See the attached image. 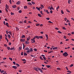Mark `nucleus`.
I'll list each match as a JSON object with an SVG mask.
<instances>
[{"label": "nucleus", "mask_w": 74, "mask_h": 74, "mask_svg": "<svg viewBox=\"0 0 74 74\" xmlns=\"http://www.w3.org/2000/svg\"><path fill=\"white\" fill-rule=\"evenodd\" d=\"M34 38H35H35H37V39H39V38H40V36H36L35 37H34Z\"/></svg>", "instance_id": "7ed1b4c3"}, {"label": "nucleus", "mask_w": 74, "mask_h": 74, "mask_svg": "<svg viewBox=\"0 0 74 74\" xmlns=\"http://www.w3.org/2000/svg\"><path fill=\"white\" fill-rule=\"evenodd\" d=\"M29 51H30V52H33V49H32V48H31L29 49Z\"/></svg>", "instance_id": "a211bd4d"}, {"label": "nucleus", "mask_w": 74, "mask_h": 74, "mask_svg": "<svg viewBox=\"0 0 74 74\" xmlns=\"http://www.w3.org/2000/svg\"><path fill=\"white\" fill-rule=\"evenodd\" d=\"M64 20L65 21H67V18H65Z\"/></svg>", "instance_id": "338daca9"}, {"label": "nucleus", "mask_w": 74, "mask_h": 74, "mask_svg": "<svg viewBox=\"0 0 74 74\" xmlns=\"http://www.w3.org/2000/svg\"><path fill=\"white\" fill-rule=\"evenodd\" d=\"M24 56H27V54L26 53H24Z\"/></svg>", "instance_id": "6ab92c4d"}, {"label": "nucleus", "mask_w": 74, "mask_h": 74, "mask_svg": "<svg viewBox=\"0 0 74 74\" xmlns=\"http://www.w3.org/2000/svg\"><path fill=\"white\" fill-rule=\"evenodd\" d=\"M4 72V71L2 70L1 71V73H3Z\"/></svg>", "instance_id": "69168bd1"}, {"label": "nucleus", "mask_w": 74, "mask_h": 74, "mask_svg": "<svg viewBox=\"0 0 74 74\" xmlns=\"http://www.w3.org/2000/svg\"><path fill=\"white\" fill-rule=\"evenodd\" d=\"M5 8H6V9H8V5L7 4H6Z\"/></svg>", "instance_id": "b1692460"}, {"label": "nucleus", "mask_w": 74, "mask_h": 74, "mask_svg": "<svg viewBox=\"0 0 74 74\" xmlns=\"http://www.w3.org/2000/svg\"><path fill=\"white\" fill-rule=\"evenodd\" d=\"M70 2H71L70 0H69L68 1V3H69V4H70Z\"/></svg>", "instance_id": "e433bc0d"}, {"label": "nucleus", "mask_w": 74, "mask_h": 74, "mask_svg": "<svg viewBox=\"0 0 74 74\" xmlns=\"http://www.w3.org/2000/svg\"><path fill=\"white\" fill-rule=\"evenodd\" d=\"M13 64H14V65H15V64H16V63H15V62L14 61L13 62Z\"/></svg>", "instance_id": "3c124183"}, {"label": "nucleus", "mask_w": 74, "mask_h": 74, "mask_svg": "<svg viewBox=\"0 0 74 74\" xmlns=\"http://www.w3.org/2000/svg\"><path fill=\"white\" fill-rule=\"evenodd\" d=\"M25 50H29V48L27 47L25 49Z\"/></svg>", "instance_id": "37998d69"}, {"label": "nucleus", "mask_w": 74, "mask_h": 74, "mask_svg": "<svg viewBox=\"0 0 74 74\" xmlns=\"http://www.w3.org/2000/svg\"><path fill=\"white\" fill-rule=\"evenodd\" d=\"M57 69L58 70H60V68H57Z\"/></svg>", "instance_id": "09e8293b"}, {"label": "nucleus", "mask_w": 74, "mask_h": 74, "mask_svg": "<svg viewBox=\"0 0 74 74\" xmlns=\"http://www.w3.org/2000/svg\"><path fill=\"white\" fill-rule=\"evenodd\" d=\"M68 22H70V21L69 20H67V21L66 22V23H68Z\"/></svg>", "instance_id": "49530a36"}, {"label": "nucleus", "mask_w": 74, "mask_h": 74, "mask_svg": "<svg viewBox=\"0 0 74 74\" xmlns=\"http://www.w3.org/2000/svg\"><path fill=\"white\" fill-rule=\"evenodd\" d=\"M22 61H26V60L25 59H22Z\"/></svg>", "instance_id": "e2e57ef3"}, {"label": "nucleus", "mask_w": 74, "mask_h": 74, "mask_svg": "<svg viewBox=\"0 0 74 74\" xmlns=\"http://www.w3.org/2000/svg\"><path fill=\"white\" fill-rule=\"evenodd\" d=\"M12 7L14 8H16V5H14L12 6Z\"/></svg>", "instance_id": "9b49d317"}, {"label": "nucleus", "mask_w": 74, "mask_h": 74, "mask_svg": "<svg viewBox=\"0 0 74 74\" xmlns=\"http://www.w3.org/2000/svg\"><path fill=\"white\" fill-rule=\"evenodd\" d=\"M46 66L47 68H49L51 67V65H46Z\"/></svg>", "instance_id": "4be33fe9"}, {"label": "nucleus", "mask_w": 74, "mask_h": 74, "mask_svg": "<svg viewBox=\"0 0 74 74\" xmlns=\"http://www.w3.org/2000/svg\"><path fill=\"white\" fill-rule=\"evenodd\" d=\"M48 22L49 23H53V22H51V21H48Z\"/></svg>", "instance_id": "a18cd8bd"}, {"label": "nucleus", "mask_w": 74, "mask_h": 74, "mask_svg": "<svg viewBox=\"0 0 74 74\" xmlns=\"http://www.w3.org/2000/svg\"><path fill=\"white\" fill-rule=\"evenodd\" d=\"M18 12L19 13H21V12H22V10H20L18 11Z\"/></svg>", "instance_id": "ea45409f"}, {"label": "nucleus", "mask_w": 74, "mask_h": 74, "mask_svg": "<svg viewBox=\"0 0 74 74\" xmlns=\"http://www.w3.org/2000/svg\"><path fill=\"white\" fill-rule=\"evenodd\" d=\"M40 24H37L36 25V26H40Z\"/></svg>", "instance_id": "864d4df0"}, {"label": "nucleus", "mask_w": 74, "mask_h": 74, "mask_svg": "<svg viewBox=\"0 0 74 74\" xmlns=\"http://www.w3.org/2000/svg\"><path fill=\"white\" fill-rule=\"evenodd\" d=\"M20 3H21L20 1H18L16 3V4H17L18 5H19V4H20Z\"/></svg>", "instance_id": "9d476101"}, {"label": "nucleus", "mask_w": 74, "mask_h": 74, "mask_svg": "<svg viewBox=\"0 0 74 74\" xmlns=\"http://www.w3.org/2000/svg\"><path fill=\"white\" fill-rule=\"evenodd\" d=\"M46 37L47 38H48V35L46 34Z\"/></svg>", "instance_id": "de8ad7c7"}, {"label": "nucleus", "mask_w": 74, "mask_h": 74, "mask_svg": "<svg viewBox=\"0 0 74 74\" xmlns=\"http://www.w3.org/2000/svg\"><path fill=\"white\" fill-rule=\"evenodd\" d=\"M63 55L64 56H65V57H66L67 56H68L69 55V54L67 53V52H64V53H63Z\"/></svg>", "instance_id": "f257e3e1"}, {"label": "nucleus", "mask_w": 74, "mask_h": 74, "mask_svg": "<svg viewBox=\"0 0 74 74\" xmlns=\"http://www.w3.org/2000/svg\"><path fill=\"white\" fill-rule=\"evenodd\" d=\"M0 39H2V35H0Z\"/></svg>", "instance_id": "c03bdc74"}, {"label": "nucleus", "mask_w": 74, "mask_h": 74, "mask_svg": "<svg viewBox=\"0 0 74 74\" xmlns=\"http://www.w3.org/2000/svg\"><path fill=\"white\" fill-rule=\"evenodd\" d=\"M30 50H28L26 52L27 53H30Z\"/></svg>", "instance_id": "72a5a7b5"}, {"label": "nucleus", "mask_w": 74, "mask_h": 74, "mask_svg": "<svg viewBox=\"0 0 74 74\" xmlns=\"http://www.w3.org/2000/svg\"><path fill=\"white\" fill-rule=\"evenodd\" d=\"M64 38H65V39H66L67 38V37L65 36H64Z\"/></svg>", "instance_id": "4c0bfd02"}, {"label": "nucleus", "mask_w": 74, "mask_h": 74, "mask_svg": "<svg viewBox=\"0 0 74 74\" xmlns=\"http://www.w3.org/2000/svg\"><path fill=\"white\" fill-rule=\"evenodd\" d=\"M66 11L67 12H70V11H69V10L67 9H66Z\"/></svg>", "instance_id": "8fccbe9b"}, {"label": "nucleus", "mask_w": 74, "mask_h": 74, "mask_svg": "<svg viewBox=\"0 0 74 74\" xmlns=\"http://www.w3.org/2000/svg\"><path fill=\"white\" fill-rule=\"evenodd\" d=\"M40 7H42V8H44V5H40Z\"/></svg>", "instance_id": "a19ab883"}, {"label": "nucleus", "mask_w": 74, "mask_h": 74, "mask_svg": "<svg viewBox=\"0 0 74 74\" xmlns=\"http://www.w3.org/2000/svg\"><path fill=\"white\" fill-rule=\"evenodd\" d=\"M34 50L35 51H37V49H36V48H34Z\"/></svg>", "instance_id": "6e6d98bb"}, {"label": "nucleus", "mask_w": 74, "mask_h": 74, "mask_svg": "<svg viewBox=\"0 0 74 74\" xmlns=\"http://www.w3.org/2000/svg\"><path fill=\"white\" fill-rule=\"evenodd\" d=\"M25 43H26L27 44H29V41L27 40L25 41Z\"/></svg>", "instance_id": "6e6552de"}, {"label": "nucleus", "mask_w": 74, "mask_h": 74, "mask_svg": "<svg viewBox=\"0 0 74 74\" xmlns=\"http://www.w3.org/2000/svg\"><path fill=\"white\" fill-rule=\"evenodd\" d=\"M27 4L28 5H32V3H31L30 2H28Z\"/></svg>", "instance_id": "ddd939ff"}, {"label": "nucleus", "mask_w": 74, "mask_h": 74, "mask_svg": "<svg viewBox=\"0 0 74 74\" xmlns=\"http://www.w3.org/2000/svg\"><path fill=\"white\" fill-rule=\"evenodd\" d=\"M9 59H10V60H11V61H12V58L10 57L9 58Z\"/></svg>", "instance_id": "c9c22d12"}, {"label": "nucleus", "mask_w": 74, "mask_h": 74, "mask_svg": "<svg viewBox=\"0 0 74 74\" xmlns=\"http://www.w3.org/2000/svg\"><path fill=\"white\" fill-rule=\"evenodd\" d=\"M14 47H12L10 48V50H13V49H14Z\"/></svg>", "instance_id": "c85d7f7f"}, {"label": "nucleus", "mask_w": 74, "mask_h": 74, "mask_svg": "<svg viewBox=\"0 0 74 74\" xmlns=\"http://www.w3.org/2000/svg\"><path fill=\"white\" fill-rule=\"evenodd\" d=\"M7 49L8 50H10V47H7Z\"/></svg>", "instance_id": "bb28decb"}, {"label": "nucleus", "mask_w": 74, "mask_h": 74, "mask_svg": "<svg viewBox=\"0 0 74 74\" xmlns=\"http://www.w3.org/2000/svg\"><path fill=\"white\" fill-rule=\"evenodd\" d=\"M62 29H64V30H66V28L64 27H63Z\"/></svg>", "instance_id": "79ce46f5"}, {"label": "nucleus", "mask_w": 74, "mask_h": 74, "mask_svg": "<svg viewBox=\"0 0 74 74\" xmlns=\"http://www.w3.org/2000/svg\"><path fill=\"white\" fill-rule=\"evenodd\" d=\"M67 72H68V73H71V71H70L69 70Z\"/></svg>", "instance_id": "c756f323"}, {"label": "nucleus", "mask_w": 74, "mask_h": 74, "mask_svg": "<svg viewBox=\"0 0 74 74\" xmlns=\"http://www.w3.org/2000/svg\"><path fill=\"white\" fill-rule=\"evenodd\" d=\"M3 24H4L5 25V21H3Z\"/></svg>", "instance_id": "13d9d810"}, {"label": "nucleus", "mask_w": 74, "mask_h": 74, "mask_svg": "<svg viewBox=\"0 0 74 74\" xmlns=\"http://www.w3.org/2000/svg\"><path fill=\"white\" fill-rule=\"evenodd\" d=\"M3 74H7V73H6V71H4L3 73Z\"/></svg>", "instance_id": "58836bf2"}, {"label": "nucleus", "mask_w": 74, "mask_h": 74, "mask_svg": "<svg viewBox=\"0 0 74 74\" xmlns=\"http://www.w3.org/2000/svg\"><path fill=\"white\" fill-rule=\"evenodd\" d=\"M58 49L57 47H55L53 48V49Z\"/></svg>", "instance_id": "412c9836"}, {"label": "nucleus", "mask_w": 74, "mask_h": 74, "mask_svg": "<svg viewBox=\"0 0 74 74\" xmlns=\"http://www.w3.org/2000/svg\"><path fill=\"white\" fill-rule=\"evenodd\" d=\"M5 11H6V12H8V10H7V9L6 8H5Z\"/></svg>", "instance_id": "603ef678"}, {"label": "nucleus", "mask_w": 74, "mask_h": 74, "mask_svg": "<svg viewBox=\"0 0 74 74\" xmlns=\"http://www.w3.org/2000/svg\"><path fill=\"white\" fill-rule=\"evenodd\" d=\"M27 8V6H24V9H26V8Z\"/></svg>", "instance_id": "393cba45"}, {"label": "nucleus", "mask_w": 74, "mask_h": 74, "mask_svg": "<svg viewBox=\"0 0 74 74\" xmlns=\"http://www.w3.org/2000/svg\"><path fill=\"white\" fill-rule=\"evenodd\" d=\"M35 40V38H34L33 39H32L31 40L32 41H31L32 43H34L35 42V40Z\"/></svg>", "instance_id": "f03ea898"}, {"label": "nucleus", "mask_w": 74, "mask_h": 74, "mask_svg": "<svg viewBox=\"0 0 74 74\" xmlns=\"http://www.w3.org/2000/svg\"><path fill=\"white\" fill-rule=\"evenodd\" d=\"M58 32L59 33H62V32L59 31H58Z\"/></svg>", "instance_id": "5fc2aeb1"}, {"label": "nucleus", "mask_w": 74, "mask_h": 74, "mask_svg": "<svg viewBox=\"0 0 74 74\" xmlns=\"http://www.w3.org/2000/svg\"><path fill=\"white\" fill-rule=\"evenodd\" d=\"M12 68H13V69H14L15 70H16V69H17V67L15 66H12Z\"/></svg>", "instance_id": "423d86ee"}, {"label": "nucleus", "mask_w": 74, "mask_h": 74, "mask_svg": "<svg viewBox=\"0 0 74 74\" xmlns=\"http://www.w3.org/2000/svg\"><path fill=\"white\" fill-rule=\"evenodd\" d=\"M16 65H17V67H19V66H20V65H19V64L17 63L16 64Z\"/></svg>", "instance_id": "5701e85b"}, {"label": "nucleus", "mask_w": 74, "mask_h": 74, "mask_svg": "<svg viewBox=\"0 0 74 74\" xmlns=\"http://www.w3.org/2000/svg\"><path fill=\"white\" fill-rule=\"evenodd\" d=\"M49 9H50V10H54V9L53 8V7H50L49 8Z\"/></svg>", "instance_id": "4468645a"}, {"label": "nucleus", "mask_w": 74, "mask_h": 74, "mask_svg": "<svg viewBox=\"0 0 74 74\" xmlns=\"http://www.w3.org/2000/svg\"><path fill=\"white\" fill-rule=\"evenodd\" d=\"M46 12H47V14H49V12H48V10H46Z\"/></svg>", "instance_id": "473e14b6"}, {"label": "nucleus", "mask_w": 74, "mask_h": 74, "mask_svg": "<svg viewBox=\"0 0 74 74\" xmlns=\"http://www.w3.org/2000/svg\"><path fill=\"white\" fill-rule=\"evenodd\" d=\"M40 59H41V60H43V58H42V57H41V56L40 57Z\"/></svg>", "instance_id": "7c9ffc66"}, {"label": "nucleus", "mask_w": 74, "mask_h": 74, "mask_svg": "<svg viewBox=\"0 0 74 74\" xmlns=\"http://www.w3.org/2000/svg\"><path fill=\"white\" fill-rule=\"evenodd\" d=\"M21 38H25V36L24 35H23L22 36H21Z\"/></svg>", "instance_id": "f3484780"}, {"label": "nucleus", "mask_w": 74, "mask_h": 74, "mask_svg": "<svg viewBox=\"0 0 74 74\" xmlns=\"http://www.w3.org/2000/svg\"><path fill=\"white\" fill-rule=\"evenodd\" d=\"M36 9H37V10H38V11H40V9L39 8H38V7H36Z\"/></svg>", "instance_id": "2eb2a0df"}, {"label": "nucleus", "mask_w": 74, "mask_h": 74, "mask_svg": "<svg viewBox=\"0 0 74 74\" xmlns=\"http://www.w3.org/2000/svg\"><path fill=\"white\" fill-rule=\"evenodd\" d=\"M21 42H24V41H25V39H22L20 40Z\"/></svg>", "instance_id": "39448f33"}, {"label": "nucleus", "mask_w": 74, "mask_h": 74, "mask_svg": "<svg viewBox=\"0 0 74 74\" xmlns=\"http://www.w3.org/2000/svg\"><path fill=\"white\" fill-rule=\"evenodd\" d=\"M51 52H53V51H51L50 52H48V53H51Z\"/></svg>", "instance_id": "052dcab7"}, {"label": "nucleus", "mask_w": 74, "mask_h": 74, "mask_svg": "<svg viewBox=\"0 0 74 74\" xmlns=\"http://www.w3.org/2000/svg\"><path fill=\"white\" fill-rule=\"evenodd\" d=\"M46 19H47V20H49L50 19V18H46Z\"/></svg>", "instance_id": "0e129e2a"}, {"label": "nucleus", "mask_w": 74, "mask_h": 74, "mask_svg": "<svg viewBox=\"0 0 74 74\" xmlns=\"http://www.w3.org/2000/svg\"><path fill=\"white\" fill-rule=\"evenodd\" d=\"M59 6H58V7L57 8H56V9L57 10V11H58V9H59Z\"/></svg>", "instance_id": "f704fd0d"}, {"label": "nucleus", "mask_w": 74, "mask_h": 74, "mask_svg": "<svg viewBox=\"0 0 74 74\" xmlns=\"http://www.w3.org/2000/svg\"><path fill=\"white\" fill-rule=\"evenodd\" d=\"M8 38H11V36L10 35V34H8Z\"/></svg>", "instance_id": "dca6fc26"}, {"label": "nucleus", "mask_w": 74, "mask_h": 74, "mask_svg": "<svg viewBox=\"0 0 74 74\" xmlns=\"http://www.w3.org/2000/svg\"><path fill=\"white\" fill-rule=\"evenodd\" d=\"M38 16H39V17H41V14H38Z\"/></svg>", "instance_id": "aec40b11"}, {"label": "nucleus", "mask_w": 74, "mask_h": 74, "mask_svg": "<svg viewBox=\"0 0 74 74\" xmlns=\"http://www.w3.org/2000/svg\"><path fill=\"white\" fill-rule=\"evenodd\" d=\"M35 69L37 71H38V70H39V68H35Z\"/></svg>", "instance_id": "0eeeda50"}, {"label": "nucleus", "mask_w": 74, "mask_h": 74, "mask_svg": "<svg viewBox=\"0 0 74 74\" xmlns=\"http://www.w3.org/2000/svg\"><path fill=\"white\" fill-rule=\"evenodd\" d=\"M9 2H10V4H11V3H12V2L11 1V0H10L9 1Z\"/></svg>", "instance_id": "bf43d9fd"}, {"label": "nucleus", "mask_w": 74, "mask_h": 74, "mask_svg": "<svg viewBox=\"0 0 74 74\" xmlns=\"http://www.w3.org/2000/svg\"><path fill=\"white\" fill-rule=\"evenodd\" d=\"M5 59H7V58H3V60H5Z\"/></svg>", "instance_id": "4d7b16f0"}, {"label": "nucleus", "mask_w": 74, "mask_h": 74, "mask_svg": "<svg viewBox=\"0 0 74 74\" xmlns=\"http://www.w3.org/2000/svg\"><path fill=\"white\" fill-rule=\"evenodd\" d=\"M61 13H62V14H64V12H63V10H61Z\"/></svg>", "instance_id": "2f4dec72"}, {"label": "nucleus", "mask_w": 74, "mask_h": 74, "mask_svg": "<svg viewBox=\"0 0 74 74\" xmlns=\"http://www.w3.org/2000/svg\"><path fill=\"white\" fill-rule=\"evenodd\" d=\"M72 66H73V64H71V65L70 66V67H72Z\"/></svg>", "instance_id": "680f3d73"}, {"label": "nucleus", "mask_w": 74, "mask_h": 74, "mask_svg": "<svg viewBox=\"0 0 74 74\" xmlns=\"http://www.w3.org/2000/svg\"><path fill=\"white\" fill-rule=\"evenodd\" d=\"M5 25L7 27H10V26H9L8 23H6Z\"/></svg>", "instance_id": "20e7f679"}, {"label": "nucleus", "mask_w": 74, "mask_h": 74, "mask_svg": "<svg viewBox=\"0 0 74 74\" xmlns=\"http://www.w3.org/2000/svg\"><path fill=\"white\" fill-rule=\"evenodd\" d=\"M8 33H9V34H10V35H12V34H11V31H9V32H8Z\"/></svg>", "instance_id": "a878e982"}, {"label": "nucleus", "mask_w": 74, "mask_h": 74, "mask_svg": "<svg viewBox=\"0 0 74 74\" xmlns=\"http://www.w3.org/2000/svg\"><path fill=\"white\" fill-rule=\"evenodd\" d=\"M39 71H40V72H41V73H43V72L42 71V69H41L39 68Z\"/></svg>", "instance_id": "1a4fd4ad"}, {"label": "nucleus", "mask_w": 74, "mask_h": 74, "mask_svg": "<svg viewBox=\"0 0 74 74\" xmlns=\"http://www.w3.org/2000/svg\"><path fill=\"white\" fill-rule=\"evenodd\" d=\"M30 39V38L29 37L27 38V41H29Z\"/></svg>", "instance_id": "f8f14e48"}, {"label": "nucleus", "mask_w": 74, "mask_h": 74, "mask_svg": "<svg viewBox=\"0 0 74 74\" xmlns=\"http://www.w3.org/2000/svg\"><path fill=\"white\" fill-rule=\"evenodd\" d=\"M21 55L22 56H23V52H22L21 53Z\"/></svg>", "instance_id": "774afa93"}, {"label": "nucleus", "mask_w": 74, "mask_h": 74, "mask_svg": "<svg viewBox=\"0 0 74 74\" xmlns=\"http://www.w3.org/2000/svg\"><path fill=\"white\" fill-rule=\"evenodd\" d=\"M10 14L11 15H14V13H12V12H11Z\"/></svg>", "instance_id": "cd10ccee"}]
</instances>
